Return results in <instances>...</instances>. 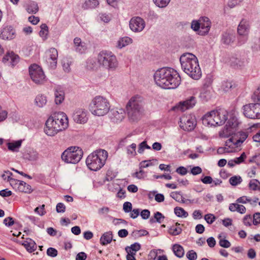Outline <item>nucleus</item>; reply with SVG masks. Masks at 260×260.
I'll return each mask as SVG.
<instances>
[{"mask_svg":"<svg viewBox=\"0 0 260 260\" xmlns=\"http://www.w3.org/2000/svg\"><path fill=\"white\" fill-rule=\"evenodd\" d=\"M204 219L208 224H212L215 221L216 217L213 214L210 213L206 214Z\"/></svg>","mask_w":260,"mask_h":260,"instance_id":"8fccbe9b","label":"nucleus"},{"mask_svg":"<svg viewBox=\"0 0 260 260\" xmlns=\"http://www.w3.org/2000/svg\"><path fill=\"white\" fill-rule=\"evenodd\" d=\"M244 225L246 226H250L251 225L252 217L250 215H246L243 219Z\"/></svg>","mask_w":260,"mask_h":260,"instance_id":"e2e57ef3","label":"nucleus"},{"mask_svg":"<svg viewBox=\"0 0 260 260\" xmlns=\"http://www.w3.org/2000/svg\"><path fill=\"white\" fill-rule=\"evenodd\" d=\"M217 125H222L228 119V112L223 109L213 110Z\"/></svg>","mask_w":260,"mask_h":260,"instance_id":"a211bd4d","label":"nucleus"},{"mask_svg":"<svg viewBox=\"0 0 260 260\" xmlns=\"http://www.w3.org/2000/svg\"><path fill=\"white\" fill-rule=\"evenodd\" d=\"M113 239L112 232H108L104 233L100 238V243L103 246L110 244Z\"/></svg>","mask_w":260,"mask_h":260,"instance_id":"cd10ccee","label":"nucleus"},{"mask_svg":"<svg viewBox=\"0 0 260 260\" xmlns=\"http://www.w3.org/2000/svg\"><path fill=\"white\" fill-rule=\"evenodd\" d=\"M145 149H150L151 147L147 144L146 141H144L141 143L138 147V152L139 153H143Z\"/></svg>","mask_w":260,"mask_h":260,"instance_id":"de8ad7c7","label":"nucleus"},{"mask_svg":"<svg viewBox=\"0 0 260 260\" xmlns=\"http://www.w3.org/2000/svg\"><path fill=\"white\" fill-rule=\"evenodd\" d=\"M219 244L221 247L224 248H229L231 246L230 242L225 239H221L219 242Z\"/></svg>","mask_w":260,"mask_h":260,"instance_id":"69168bd1","label":"nucleus"},{"mask_svg":"<svg viewBox=\"0 0 260 260\" xmlns=\"http://www.w3.org/2000/svg\"><path fill=\"white\" fill-rule=\"evenodd\" d=\"M235 37L228 32H224L222 35L221 42L223 44L229 45L231 44L234 40Z\"/></svg>","mask_w":260,"mask_h":260,"instance_id":"2f4dec72","label":"nucleus"},{"mask_svg":"<svg viewBox=\"0 0 260 260\" xmlns=\"http://www.w3.org/2000/svg\"><path fill=\"white\" fill-rule=\"evenodd\" d=\"M154 79L158 86L165 89H174L181 82L179 73L171 68H163L157 70L154 75Z\"/></svg>","mask_w":260,"mask_h":260,"instance_id":"f257e3e1","label":"nucleus"},{"mask_svg":"<svg viewBox=\"0 0 260 260\" xmlns=\"http://www.w3.org/2000/svg\"><path fill=\"white\" fill-rule=\"evenodd\" d=\"M174 213L176 216L179 217L186 218L188 216L187 212L183 208L179 207H176L174 208Z\"/></svg>","mask_w":260,"mask_h":260,"instance_id":"4c0bfd02","label":"nucleus"},{"mask_svg":"<svg viewBox=\"0 0 260 260\" xmlns=\"http://www.w3.org/2000/svg\"><path fill=\"white\" fill-rule=\"evenodd\" d=\"M108 152L104 149H98L90 154L86 159L87 167L92 171L100 170L105 164Z\"/></svg>","mask_w":260,"mask_h":260,"instance_id":"39448f33","label":"nucleus"},{"mask_svg":"<svg viewBox=\"0 0 260 260\" xmlns=\"http://www.w3.org/2000/svg\"><path fill=\"white\" fill-rule=\"evenodd\" d=\"M260 184L259 182L256 179L251 180L249 183V187L250 189L256 190L257 189L258 185Z\"/></svg>","mask_w":260,"mask_h":260,"instance_id":"3c124183","label":"nucleus"},{"mask_svg":"<svg viewBox=\"0 0 260 260\" xmlns=\"http://www.w3.org/2000/svg\"><path fill=\"white\" fill-rule=\"evenodd\" d=\"M142 98L139 95L132 97L126 105L127 115L132 120H138L143 112Z\"/></svg>","mask_w":260,"mask_h":260,"instance_id":"0eeeda50","label":"nucleus"},{"mask_svg":"<svg viewBox=\"0 0 260 260\" xmlns=\"http://www.w3.org/2000/svg\"><path fill=\"white\" fill-rule=\"evenodd\" d=\"M55 102L56 104H60L63 101L64 93L62 88L60 86H56L54 88Z\"/></svg>","mask_w":260,"mask_h":260,"instance_id":"b1692460","label":"nucleus"},{"mask_svg":"<svg viewBox=\"0 0 260 260\" xmlns=\"http://www.w3.org/2000/svg\"><path fill=\"white\" fill-rule=\"evenodd\" d=\"M136 144L135 143H133L126 147L127 154L129 157H134L136 155Z\"/></svg>","mask_w":260,"mask_h":260,"instance_id":"58836bf2","label":"nucleus"},{"mask_svg":"<svg viewBox=\"0 0 260 260\" xmlns=\"http://www.w3.org/2000/svg\"><path fill=\"white\" fill-rule=\"evenodd\" d=\"M186 257L189 260H196L197 258V253L193 250H189L186 253Z\"/></svg>","mask_w":260,"mask_h":260,"instance_id":"6e6d98bb","label":"nucleus"},{"mask_svg":"<svg viewBox=\"0 0 260 260\" xmlns=\"http://www.w3.org/2000/svg\"><path fill=\"white\" fill-rule=\"evenodd\" d=\"M173 250L175 255L179 258L183 256L184 254V249L179 244H175L173 246Z\"/></svg>","mask_w":260,"mask_h":260,"instance_id":"72a5a7b5","label":"nucleus"},{"mask_svg":"<svg viewBox=\"0 0 260 260\" xmlns=\"http://www.w3.org/2000/svg\"><path fill=\"white\" fill-rule=\"evenodd\" d=\"M13 175L12 173L10 172L9 171H5L4 173L2 175V178L4 180H7L9 182L10 184L11 185V180H15V179H14L11 177V176Z\"/></svg>","mask_w":260,"mask_h":260,"instance_id":"09e8293b","label":"nucleus"},{"mask_svg":"<svg viewBox=\"0 0 260 260\" xmlns=\"http://www.w3.org/2000/svg\"><path fill=\"white\" fill-rule=\"evenodd\" d=\"M234 84L232 82L224 81L222 83V88L225 91H229L233 86Z\"/></svg>","mask_w":260,"mask_h":260,"instance_id":"603ef678","label":"nucleus"},{"mask_svg":"<svg viewBox=\"0 0 260 260\" xmlns=\"http://www.w3.org/2000/svg\"><path fill=\"white\" fill-rule=\"evenodd\" d=\"M110 103L106 98L98 95L95 96L89 105V110L92 114L103 116L106 115L110 109Z\"/></svg>","mask_w":260,"mask_h":260,"instance_id":"423d86ee","label":"nucleus"},{"mask_svg":"<svg viewBox=\"0 0 260 260\" xmlns=\"http://www.w3.org/2000/svg\"><path fill=\"white\" fill-rule=\"evenodd\" d=\"M249 24L248 21L242 19L238 26L237 31L239 35L247 36L249 30Z\"/></svg>","mask_w":260,"mask_h":260,"instance_id":"5701e85b","label":"nucleus"},{"mask_svg":"<svg viewBox=\"0 0 260 260\" xmlns=\"http://www.w3.org/2000/svg\"><path fill=\"white\" fill-rule=\"evenodd\" d=\"M196 124L194 119L190 115H183L180 119L179 126L184 131H191L193 130Z\"/></svg>","mask_w":260,"mask_h":260,"instance_id":"f8f14e48","label":"nucleus"},{"mask_svg":"<svg viewBox=\"0 0 260 260\" xmlns=\"http://www.w3.org/2000/svg\"><path fill=\"white\" fill-rule=\"evenodd\" d=\"M240 203H231L229 205V209L231 212H237L240 214H244L246 211L245 207Z\"/></svg>","mask_w":260,"mask_h":260,"instance_id":"bb28decb","label":"nucleus"},{"mask_svg":"<svg viewBox=\"0 0 260 260\" xmlns=\"http://www.w3.org/2000/svg\"><path fill=\"white\" fill-rule=\"evenodd\" d=\"M29 159L30 160H36L39 158V155L37 151L36 150H31L28 154Z\"/></svg>","mask_w":260,"mask_h":260,"instance_id":"5fc2aeb1","label":"nucleus"},{"mask_svg":"<svg viewBox=\"0 0 260 260\" xmlns=\"http://www.w3.org/2000/svg\"><path fill=\"white\" fill-rule=\"evenodd\" d=\"M74 44L76 51L80 53L85 52L87 49L86 43L82 42L79 38L76 37L74 39Z\"/></svg>","mask_w":260,"mask_h":260,"instance_id":"a878e982","label":"nucleus"},{"mask_svg":"<svg viewBox=\"0 0 260 260\" xmlns=\"http://www.w3.org/2000/svg\"><path fill=\"white\" fill-rule=\"evenodd\" d=\"M196 104V100L194 96H190L186 100L179 102L173 107L175 111H180L183 112L187 109L192 108Z\"/></svg>","mask_w":260,"mask_h":260,"instance_id":"2eb2a0df","label":"nucleus"},{"mask_svg":"<svg viewBox=\"0 0 260 260\" xmlns=\"http://www.w3.org/2000/svg\"><path fill=\"white\" fill-rule=\"evenodd\" d=\"M246 155L245 154V152H243L241 155H240V156L238 157H236L234 158L235 161H236V163L237 165H239V164H240L241 163H242L243 162H244V160L246 159Z\"/></svg>","mask_w":260,"mask_h":260,"instance_id":"052dcab7","label":"nucleus"},{"mask_svg":"<svg viewBox=\"0 0 260 260\" xmlns=\"http://www.w3.org/2000/svg\"><path fill=\"white\" fill-rule=\"evenodd\" d=\"M99 5V1H85L83 5L84 9H92Z\"/></svg>","mask_w":260,"mask_h":260,"instance_id":"37998d69","label":"nucleus"},{"mask_svg":"<svg viewBox=\"0 0 260 260\" xmlns=\"http://www.w3.org/2000/svg\"><path fill=\"white\" fill-rule=\"evenodd\" d=\"M170 196L174 199L175 201L178 202L185 203V201L184 200V198H183L181 194L177 191L172 192L170 194Z\"/></svg>","mask_w":260,"mask_h":260,"instance_id":"a19ab883","label":"nucleus"},{"mask_svg":"<svg viewBox=\"0 0 260 260\" xmlns=\"http://www.w3.org/2000/svg\"><path fill=\"white\" fill-rule=\"evenodd\" d=\"M111 119L115 122L121 121L125 117L124 110L121 108H115L112 110Z\"/></svg>","mask_w":260,"mask_h":260,"instance_id":"412c9836","label":"nucleus"},{"mask_svg":"<svg viewBox=\"0 0 260 260\" xmlns=\"http://www.w3.org/2000/svg\"><path fill=\"white\" fill-rule=\"evenodd\" d=\"M97 60L100 66L108 71H115L118 67L117 57L111 51L106 50L100 51L98 54Z\"/></svg>","mask_w":260,"mask_h":260,"instance_id":"6e6552de","label":"nucleus"},{"mask_svg":"<svg viewBox=\"0 0 260 260\" xmlns=\"http://www.w3.org/2000/svg\"><path fill=\"white\" fill-rule=\"evenodd\" d=\"M132 39L128 37H125L120 38L117 42V47L122 48L131 43H132Z\"/></svg>","mask_w":260,"mask_h":260,"instance_id":"473e14b6","label":"nucleus"},{"mask_svg":"<svg viewBox=\"0 0 260 260\" xmlns=\"http://www.w3.org/2000/svg\"><path fill=\"white\" fill-rule=\"evenodd\" d=\"M239 124L237 119L235 117H231L226 124L227 129L236 128Z\"/></svg>","mask_w":260,"mask_h":260,"instance_id":"c9c22d12","label":"nucleus"},{"mask_svg":"<svg viewBox=\"0 0 260 260\" xmlns=\"http://www.w3.org/2000/svg\"><path fill=\"white\" fill-rule=\"evenodd\" d=\"M123 209L126 213L129 212L132 210V204L131 202H126L123 205Z\"/></svg>","mask_w":260,"mask_h":260,"instance_id":"13d9d810","label":"nucleus"},{"mask_svg":"<svg viewBox=\"0 0 260 260\" xmlns=\"http://www.w3.org/2000/svg\"><path fill=\"white\" fill-rule=\"evenodd\" d=\"M45 125L44 132L47 135L52 137L68 127V117L62 112H54L48 118Z\"/></svg>","mask_w":260,"mask_h":260,"instance_id":"f03ea898","label":"nucleus"},{"mask_svg":"<svg viewBox=\"0 0 260 260\" xmlns=\"http://www.w3.org/2000/svg\"><path fill=\"white\" fill-rule=\"evenodd\" d=\"M181 68L184 72L194 80H199L202 72L197 57L190 53H184L180 57Z\"/></svg>","mask_w":260,"mask_h":260,"instance_id":"7ed1b4c3","label":"nucleus"},{"mask_svg":"<svg viewBox=\"0 0 260 260\" xmlns=\"http://www.w3.org/2000/svg\"><path fill=\"white\" fill-rule=\"evenodd\" d=\"M47 103V96L43 94H38L35 100V105L39 108L45 106Z\"/></svg>","mask_w":260,"mask_h":260,"instance_id":"c85d7f7f","label":"nucleus"},{"mask_svg":"<svg viewBox=\"0 0 260 260\" xmlns=\"http://www.w3.org/2000/svg\"><path fill=\"white\" fill-rule=\"evenodd\" d=\"M192 217L194 219H200L202 218L203 213L200 210H196L192 213Z\"/></svg>","mask_w":260,"mask_h":260,"instance_id":"bf43d9fd","label":"nucleus"},{"mask_svg":"<svg viewBox=\"0 0 260 260\" xmlns=\"http://www.w3.org/2000/svg\"><path fill=\"white\" fill-rule=\"evenodd\" d=\"M57 250L56 249L52 247L48 248L47 250V255L51 257H55L57 256Z\"/></svg>","mask_w":260,"mask_h":260,"instance_id":"680f3d73","label":"nucleus"},{"mask_svg":"<svg viewBox=\"0 0 260 260\" xmlns=\"http://www.w3.org/2000/svg\"><path fill=\"white\" fill-rule=\"evenodd\" d=\"M239 146L237 145L236 140L233 138L228 139L225 143V147L230 148H235Z\"/></svg>","mask_w":260,"mask_h":260,"instance_id":"79ce46f5","label":"nucleus"},{"mask_svg":"<svg viewBox=\"0 0 260 260\" xmlns=\"http://www.w3.org/2000/svg\"><path fill=\"white\" fill-rule=\"evenodd\" d=\"M22 144L21 140H18L13 142L8 143V148L9 150L12 151H17L18 149L20 147Z\"/></svg>","mask_w":260,"mask_h":260,"instance_id":"f704fd0d","label":"nucleus"},{"mask_svg":"<svg viewBox=\"0 0 260 260\" xmlns=\"http://www.w3.org/2000/svg\"><path fill=\"white\" fill-rule=\"evenodd\" d=\"M11 186L16 191L27 193H30L32 192L31 186L23 181H20L17 179L11 180Z\"/></svg>","mask_w":260,"mask_h":260,"instance_id":"ddd939ff","label":"nucleus"},{"mask_svg":"<svg viewBox=\"0 0 260 260\" xmlns=\"http://www.w3.org/2000/svg\"><path fill=\"white\" fill-rule=\"evenodd\" d=\"M56 210L58 213H63L66 210V206L63 203H59L56 205Z\"/></svg>","mask_w":260,"mask_h":260,"instance_id":"0e129e2a","label":"nucleus"},{"mask_svg":"<svg viewBox=\"0 0 260 260\" xmlns=\"http://www.w3.org/2000/svg\"><path fill=\"white\" fill-rule=\"evenodd\" d=\"M73 118L76 123L80 124L86 123L88 120L86 111L82 109L76 110L73 114Z\"/></svg>","mask_w":260,"mask_h":260,"instance_id":"f3484780","label":"nucleus"},{"mask_svg":"<svg viewBox=\"0 0 260 260\" xmlns=\"http://www.w3.org/2000/svg\"><path fill=\"white\" fill-rule=\"evenodd\" d=\"M210 91L204 88L200 93V97L207 101L210 97Z\"/></svg>","mask_w":260,"mask_h":260,"instance_id":"864d4df0","label":"nucleus"},{"mask_svg":"<svg viewBox=\"0 0 260 260\" xmlns=\"http://www.w3.org/2000/svg\"><path fill=\"white\" fill-rule=\"evenodd\" d=\"M26 11L29 14H36L39 10L38 4L35 1H29L25 6Z\"/></svg>","mask_w":260,"mask_h":260,"instance_id":"c756f323","label":"nucleus"},{"mask_svg":"<svg viewBox=\"0 0 260 260\" xmlns=\"http://www.w3.org/2000/svg\"><path fill=\"white\" fill-rule=\"evenodd\" d=\"M253 223L254 225L260 223V213H256L253 214Z\"/></svg>","mask_w":260,"mask_h":260,"instance_id":"774afa93","label":"nucleus"},{"mask_svg":"<svg viewBox=\"0 0 260 260\" xmlns=\"http://www.w3.org/2000/svg\"><path fill=\"white\" fill-rule=\"evenodd\" d=\"M258 200V199L257 198H255L253 199H252L250 197L247 196H242L239 198H238L236 200V202L237 203H241L245 204L247 203H250L251 205H253L257 202Z\"/></svg>","mask_w":260,"mask_h":260,"instance_id":"7c9ffc66","label":"nucleus"},{"mask_svg":"<svg viewBox=\"0 0 260 260\" xmlns=\"http://www.w3.org/2000/svg\"><path fill=\"white\" fill-rule=\"evenodd\" d=\"M154 217L156 221L160 223L163 221L165 218V216L159 212H156L154 214Z\"/></svg>","mask_w":260,"mask_h":260,"instance_id":"4d7b16f0","label":"nucleus"},{"mask_svg":"<svg viewBox=\"0 0 260 260\" xmlns=\"http://www.w3.org/2000/svg\"><path fill=\"white\" fill-rule=\"evenodd\" d=\"M242 178L240 176H235L230 179L229 182L231 185L236 186L240 184L242 182Z\"/></svg>","mask_w":260,"mask_h":260,"instance_id":"49530a36","label":"nucleus"},{"mask_svg":"<svg viewBox=\"0 0 260 260\" xmlns=\"http://www.w3.org/2000/svg\"><path fill=\"white\" fill-rule=\"evenodd\" d=\"M179 223H176L175 225L171 226L169 229V233L173 236H176L181 233L182 230L179 226Z\"/></svg>","mask_w":260,"mask_h":260,"instance_id":"e433bc0d","label":"nucleus"},{"mask_svg":"<svg viewBox=\"0 0 260 260\" xmlns=\"http://www.w3.org/2000/svg\"><path fill=\"white\" fill-rule=\"evenodd\" d=\"M145 26V21L140 17H134L129 21V27L134 32H141Z\"/></svg>","mask_w":260,"mask_h":260,"instance_id":"4468645a","label":"nucleus"},{"mask_svg":"<svg viewBox=\"0 0 260 260\" xmlns=\"http://www.w3.org/2000/svg\"><path fill=\"white\" fill-rule=\"evenodd\" d=\"M248 134L246 132H240L239 138L236 140L237 145L240 146L247 138Z\"/></svg>","mask_w":260,"mask_h":260,"instance_id":"a18cd8bd","label":"nucleus"},{"mask_svg":"<svg viewBox=\"0 0 260 260\" xmlns=\"http://www.w3.org/2000/svg\"><path fill=\"white\" fill-rule=\"evenodd\" d=\"M211 22L207 17H201L198 20H192L191 28L201 36L207 35L211 28Z\"/></svg>","mask_w":260,"mask_h":260,"instance_id":"9d476101","label":"nucleus"},{"mask_svg":"<svg viewBox=\"0 0 260 260\" xmlns=\"http://www.w3.org/2000/svg\"><path fill=\"white\" fill-rule=\"evenodd\" d=\"M215 116L213 110L206 113L202 119L203 124L208 127L217 126Z\"/></svg>","mask_w":260,"mask_h":260,"instance_id":"6ab92c4d","label":"nucleus"},{"mask_svg":"<svg viewBox=\"0 0 260 260\" xmlns=\"http://www.w3.org/2000/svg\"><path fill=\"white\" fill-rule=\"evenodd\" d=\"M231 65L235 68H239L244 66V61L239 58L233 57L230 60Z\"/></svg>","mask_w":260,"mask_h":260,"instance_id":"ea45409f","label":"nucleus"},{"mask_svg":"<svg viewBox=\"0 0 260 260\" xmlns=\"http://www.w3.org/2000/svg\"><path fill=\"white\" fill-rule=\"evenodd\" d=\"M19 60V56L12 51L8 52L2 59L4 63L9 62L12 66L17 63Z\"/></svg>","mask_w":260,"mask_h":260,"instance_id":"4be33fe9","label":"nucleus"},{"mask_svg":"<svg viewBox=\"0 0 260 260\" xmlns=\"http://www.w3.org/2000/svg\"><path fill=\"white\" fill-rule=\"evenodd\" d=\"M15 36V31L11 26H6L0 33V38L3 40H12Z\"/></svg>","mask_w":260,"mask_h":260,"instance_id":"aec40b11","label":"nucleus"},{"mask_svg":"<svg viewBox=\"0 0 260 260\" xmlns=\"http://www.w3.org/2000/svg\"><path fill=\"white\" fill-rule=\"evenodd\" d=\"M47 62L49 67L52 69H55L57 65L58 51L54 48H51L46 52Z\"/></svg>","mask_w":260,"mask_h":260,"instance_id":"dca6fc26","label":"nucleus"},{"mask_svg":"<svg viewBox=\"0 0 260 260\" xmlns=\"http://www.w3.org/2000/svg\"><path fill=\"white\" fill-rule=\"evenodd\" d=\"M27 252L31 253L34 252L37 248V245L36 242L30 238H26L22 243Z\"/></svg>","mask_w":260,"mask_h":260,"instance_id":"393cba45","label":"nucleus"},{"mask_svg":"<svg viewBox=\"0 0 260 260\" xmlns=\"http://www.w3.org/2000/svg\"><path fill=\"white\" fill-rule=\"evenodd\" d=\"M251 100L255 103H250L243 106L244 115L249 119H260V85L251 95Z\"/></svg>","mask_w":260,"mask_h":260,"instance_id":"20e7f679","label":"nucleus"},{"mask_svg":"<svg viewBox=\"0 0 260 260\" xmlns=\"http://www.w3.org/2000/svg\"><path fill=\"white\" fill-rule=\"evenodd\" d=\"M140 215L143 219H147L150 217V212L148 210L144 209L141 212Z\"/></svg>","mask_w":260,"mask_h":260,"instance_id":"338daca9","label":"nucleus"},{"mask_svg":"<svg viewBox=\"0 0 260 260\" xmlns=\"http://www.w3.org/2000/svg\"><path fill=\"white\" fill-rule=\"evenodd\" d=\"M83 151L78 147H70L62 153L61 158L67 163L76 164L82 158Z\"/></svg>","mask_w":260,"mask_h":260,"instance_id":"1a4fd4ad","label":"nucleus"},{"mask_svg":"<svg viewBox=\"0 0 260 260\" xmlns=\"http://www.w3.org/2000/svg\"><path fill=\"white\" fill-rule=\"evenodd\" d=\"M71 61L68 58H64L62 60V66L64 72L68 73L70 71Z\"/></svg>","mask_w":260,"mask_h":260,"instance_id":"c03bdc74","label":"nucleus"},{"mask_svg":"<svg viewBox=\"0 0 260 260\" xmlns=\"http://www.w3.org/2000/svg\"><path fill=\"white\" fill-rule=\"evenodd\" d=\"M29 75L31 80L38 84H44L46 78L42 69L38 65L34 64L29 69Z\"/></svg>","mask_w":260,"mask_h":260,"instance_id":"9b49d317","label":"nucleus"}]
</instances>
